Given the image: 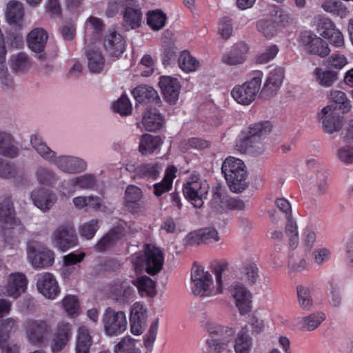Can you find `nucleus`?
I'll list each match as a JSON object with an SVG mask.
<instances>
[{
	"instance_id": "052dcab7",
	"label": "nucleus",
	"mask_w": 353,
	"mask_h": 353,
	"mask_svg": "<svg viewBox=\"0 0 353 353\" xmlns=\"http://www.w3.org/2000/svg\"><path fill=\"white\" fill-rule=\"evenodd\" d=\"M16 330V321L8 318L0 321V341L9 340L10 334Z\"/></svg>"
},
{
	"instance_id": "3c124183",
	"label": "nucleus",
	"mask_w": 353,
	"mask_h": 353,
	"mask_svg": "<svg viewBox=\"0 0 353 353\" xmlns=\"http://www.w3.org/2000/svg\"><path fill=\"white\" fill-rule=\"evenodd\" d=\"M62 305L68 316L75 317L79 315L80 306L77 296H66L62 301Z\"/></svg>"
},
{
	"instance_id": "6e6552de",
	"label": "nucleus",
	"mask_w": 353,
	"mask_h": 353,
	"mask_svg": "<svg viewBox=\"0 0 353 353\" xmlns=\"http://www.w3.org/2000/svg\"><path fill=\"white\" fill-rule=\"evenodd\" d=\"M102 322L105 333L110 336L121 334L127 329L128 322L125 312H117L110 307L105 309Z\"/></svg>"
},
{
	"instance_id": "a18cd8bd",
	"label": "nucleus",
	"mask_w": 353,
	"mask_h": 353,
	"mask_svg": "<svg viewBox=\"0 0 353 353\" xmlns=\"http://www.w3.org/2000/svg\"><path fill=\"white\" fill-rule=\"evenodd\" d=\"M252 345V340L247 330L240 331L235 339L234 346L236 353H250Z\"/></svg>"
},
{
	"instance_id": "393cba45",
	"label": "nucleus",
	"mask_w": 353,
	"mask_h": 353,
	"mask_svg": "<svg viewBox=\"0 0 353 353\" xmlns=\"http://www.w3.org/2000/svg\"><path fill=\"white\" fill-rule=\"evenodd\" d=\"M28 257L33 266L45 268L54 263V252L48 249L37 251L32 245H28L27 248Z\"/></svg>"
},
{
	"instance_id": "09e8293b",
	"label": "nucleus",
	"mask_w": 353,
	"mask_h": 353,
	"mask_svg": "<svg viewBox=\"0 0 353 353\" xmlns=\"http://www.w3.org/2000/svg\"><path fill=\"white\" fill-rule=\"evenodd\" d=\"M314 73L319 83L326 87L331 86L338 79V72L334 71L323 70L317 68Z\"/></svg>"
},
{
	"instance_id": "a878e982",
	"label": "nucleus",
	"mask_w": 353,
	"mask_h": 353,
	"mask_svg": "<svg viewBox=\"0 0 353 353\" xmlns=\"http://www.w3.org/2000/svg\"><path fill=\"white\" fill-rule=\"evenodd\" d=\"M48 37L47 32L42 28H35L28 35L27 41L29 48L34 52L41 53L38 57L39 59H45L46 54L43 52L47 43Z\"/></svg>"
},
{
	"instance_id": "412c9836",
	"label": "nucleus",
	"mask_w": 353,
	"mask_h": 353,
	"mask_svg": "<svg viewBox=\"0 0 353 353\" xmlns=\"http://www.w3.org/2000/svg\"><path fill=\"white\" fill-rule=\"evenodd\" d=\"M28 280L26 275L21 272L11 273L3 294L14 299L18 298L27 288Z\"/></svg>"
},
{
	"instance_id": "aec40b11",
	"label": "nucleus",
	"mask_w": 353,
	"mask_h": 353,
	"mask_svg": "<svg viewBox=\"0 0 353 353\" xmlns=\"http://www.w3.org/2000/svg\"><path fill=\"white\" fill-rule=\"evenodd\" d=\"M103 47L110 56L119 57L125 51V42L121 34L112 30L104 37Z\"/></svg>"
},
{
	"instance_id": "c756f323",
	"label": "nucleus",
	"mask_w": 353,
	"mask_h": 353,
	"mask_svg": "<svg viewBox=\"0 0 353 353\" xmlns=\"http://www.w3.org/2000/svg\"><path fill=\"white\" fill-rule=\"evenodd\" d=\"M329 99L331 105L323 108L321 110H336V109L350 110L351 108L350 101L343 91L332 90Z\"/></svg>"
},
{
	"instance_id": "69168bd1",
	"label": "nucleus",
	"mask_w": 353,
	"mask_h": 353,
	"mask_svg": "<svg viewBox=\"0 0 353 353\" xmlns=\"http://www.w3.org/2000/svg\"><path fill=\"white\" fill-rule=\"evenodd\" d=\"M233 28L232 19L228 17H223L219 24V33L224 39H228L232 34Z\"/></svg>"
},
{
	"instance_id": "f8f14e48",
	"label": "nucleus",
	"mask_w": 353,
	"mask_h": 353,
	"mask_svg": "<svg viewBox=\"0 0 353 353\" xmlns=\"http://www.w3.org/2000/svg\"><path fill=\"white\" fill-rule=\"evenodd\" d=\"M127 234L126 223H123L110 229L94 245V250L99 252L110 250Z\"/></svg>"
},
{
	"instance_id": "9b49d317",
	"label": "nucleus",
	"mask_w": 353,
	"mask_h": 353,
	"mask_svg": "<svg viewBox=\"0 0 353 353\" xmlns=\"http://www.w3.org/2000/svg\"><path fill=\"white\" fill-rule=\"evenodd\" d=\"M230 292L240 314H248L252 309V294L251 292L241 283L232 285Z\"/></svg>"
},
{
	"instance_id": "4c0bfd02",
	"label": "nucleus",
	"mask_w": 353,
	"mask_h": 353,
	"mask_svg": "<svg viewBox=\"0 0 353 353\" xmlns=\"http://www.w3.org/2000/svg\"><path fill=\"white\" fill-rule=\"evenodd\" d=\"M321 7L325 12L341 19L346 18L350 14L347 6L338 0H325Z\"/></svg>"
},
{
	"instance_id": "b1692460",
	"label": "nucleus",
	"mask_w": 353,
	"mask_h": 353,
	"mask_svg": "<svg viewBox=\"0 0 353 353\" xmlns=\"http://www.w3.org/2000/svg\"><path fill=\"white\" fill-rule=\"evenodd\" d=\"M249 47L245 42H239L232 46V48L222 56L223 63L228 65L242 64L246 60Z\"/></svg>"
},
{
	"instance_id": "de8ad7c7",
	"label": "nucleus",
	"mask_w": 353,
	"mask_h": 353,
	"mask_svg": "<svg viewBox=\"0 0 353 353\" xmlns=\"http://www.w3.org/2000/svg\"><path fill=\"white\" fill-rule=\"evenodd\" d=\"M335 23L328 17H321L318 19L316 30L324 39L337 30Z\"/></svg>"
},
{
	"instance_id": "e2e57ef3",
	"label": "nucleus",
	"mask_w": 353,
	"mask_h": 353,
	"mask_svg": "<svg viewBox=\"0 0 353 353\" xmlns=\"http://www.w3.org/2000/svg\"><path fill=\"white\" fill-rule=\"evenodd\" d=\"M279 48L276 45H272L268 47L265 50L259 54L256 57V62L259 63H266L272 60L278 54Z\"/></svg>"
},
{
	"instance_id": "864d4df0",
	"label": "nucleus",
	"mask_w": 353,
	"mask_h": 353,
	"mask_svg": "<svg viewBox=\"0 0 353 353\" xmlns=\"http://www.w3.org/2000/svg\"><path fill=\"white\" fill-rule=\"evenodd\" d=\"M285 232L289 236V243L291 248L294 249L299 244V232L296 221L292 216L287 217Z\"/></svg>"
},
{
	"instance_id": "e433bc0d",
	"label": "nucleus",
	"mask_w": 353,
	"mask_h": 353,
	"mask_svg": "<svg viewBox=\"0 0 353 353\" xmlns=\"http://www.w3.org/2000/svg\"><path fill=\"white\" fill-rule=\"evenodd\" d=\"M112 293L115 301L121 304L129 303L135 297L134 288L128 285L114 286L112 290Z\"/></svg>"
},
{
	"instance_id": "2f4dec72",
	"label": "nucleus",
	"mask_w": 353,
	"mask_h": 353,
	"mask_svg": "<svg viewBox=\"0 0 353 353\" xmlns=\"http://www.w3.org/2000/svg\"><path fill=\"white\" fill-rule=\"evenodd\" d=\"M163 141L159 136L145 134L141 137L139 151L143 155L152 154L162 145Z\"/></svg>"
},
{
	"instance_id": "cd10ccee",
	"label": "nucleus",
	"mask_w": 353,
	"mask_h": 353,
	"mask_svg": "<svg viewBox=\"0 0 353 353\" xmlns=\"http://www.w3.org/2000/svg\"><path fill=\"white\" fill-rule=\"evenodd\" d=\"M37 288L44 296L50 299H54L60 292L55 278L48 272L38 280Z\"/></svg>"
},
{
	"instance_id": "338daca9",
	"label": "nucleus",
	"mask_w": 353,
	"mask_h": 353,
	"mask_svg": "<svg viewBox=\"0 0 353 353\" xmlns=\"http://www.w3.org/2000/svg\"><path fill=\"white\" fill-rule=\"evenodd\" d=\"M146 318V310L139 303H136L133 305L130 315V321L143 322Z\"/></svg>"
},
{
	"instance_id": "37998d69",
	"label": "nucleus",
	"mask_w": 353,
	"mask_h": 353,
	"mask_svg": "<svg viewBox=\"0 0 353 353\" xmlns=\"http://www.w3.org/2000/svg\"><path fill=\"white\" fill-rule=\"evenodd\" d=\"M226 193L220 186L212 188V197L210 202V208L217 213H223L225 210Z\"/></svg>"
},
{
	"instance_id": "ddd939ff",
	"label": "nucleus",
	"mask_w": 353,
	"mask_h": 353,
	"mask_svg": "<svg viewBox=\"0 0 353 353\" xmlns=\"http://www.w3.org/2000/svg\"><path fill=\"white\" fill-rule=\"evenodd\" d=\"M132 94L137 103L149 105L150 110H157L161 106V100L157 91L151 86L139 85L133 89Z\"/></svg>"
},
{
	"instance_id": "0eeeda50",
	"label": "nucleus",
	"mask_w": 353,
	"mask_h": 353,
	"mask_svg": "<svg viewBox=\"0 0 353 353\" xmlns=\"http://www.w3.org/2000/svg\"><path fill=\"white\" fill-rule=\"evenodd\" d=\"M24 330L29 343L37 345L45 343L52 330L48 321L40 319L26 321Z\"/></svg>"
},
{
	"instance_id": "4d7b16f0",
	"label": "nucleus",
	"mask_w": 353,
	"mask_h": 353,
	"mask_svg": "<svg viewBox=\"0 0 353 353\" xmlns=\"http://www.w3.org/2000/svg\"><path fill=\"white\" fill-rule=\"evenodd\" d=\"M13 69L17 72H24L27 70L30 65V62L28 55L24 52H19L11 58Z\"/></svg>"
},
{
	"instance_id": "f704fd0d",
	"label": "nucleus",
	"mask_w": 353,
	"mask_h": 353,
	"mask_svg": "<svg viewBox=\"0 0 353 353\" xmlns=\"http://www.w3.org/2000/svg\"><path fill=\"white\" fill-rule=\"evenodd\" d=\"M142 123L145 130L154 132L162 128L164 123V118L159 112H145Z\"/></svg>"
},
{
	"instance_id": "13d9d810",
	"label": "nucleus",
	"mask_w": 353,
	"mask_h": 353,
	"mask_svg": "<svg viewBox=\"0 0 353 353\" xmlns=\"http://www.w3.org/2000/svg\"><path fill=\"white\" fill-rule=\"evenodd\" d=\"M325 319V314L318 312L304 317L303 322L307 327V330L312 331L317 328Z\"/></svg>"
},
{
	"instance_id": "bf43d9fd",
	"label": "nucleus",
	"mask_w": 353,
	"mask_h": 353,
	"mask_svg": "<svg viewBox=\"0 0 353 353\" xmlns=\"http://www.w3.org/2000/svg\"><path fill=\"white\" fill-rule=\"evenodd\" d=\"M116 353H139L135 349L134 339L125 336L115 346Z\"/></svg>"
},
{
	"instance_id": "7c9ffc66",
	"label": "nucleus",
	"mask_w": 353,
	"mask_h": 353,
	"mask_svg": "<svg viewBox=\"0 0 353 353\" xmlns=\"http://www.w3.org/2000/svg\"><path fill=\"white\" fill-rule=\"evenodd\" d=\"M141 297H154L157 294L156 283L147 276L139 277L133 282Z\"/></svg>"
},
{
	"instance_id": "c9c22d12",
	"label": "nucleus",
	"mask_w": 353,
	"mask_h": 353,
	"mask_svg": "<svg viewBox=\"0 0 353 353\" xmlns=\"http://www.w3.org/2000/svg\"><path fill=\"white\" fill-rule=\"evenodd\" d=\"M241 277H244L249 285H254L259 279V268L256 263L252 260H246L239 268Z\"/></svg>"
},
{
	"instance_id": "5fc2aeb1",
	"label": "nucleus",
	"mask_w": 353,
	"mask_h": 353,
	"mask_svg": "<svg viewBox=\"0 0 353 353\" xmlns=\"http://www.w3.org/2000/svg\"><path fill=\"white\" fill-rule=\"evenodd\" d=\"M99 229V222L98 219H92L88 222L83 223L79 229V232L81 236L86 239H92L97 230Z\"/></svg>"
},
{
	"instance_id": "6ab92c4d",
	"label": "nucleus",
	"mask_w": 353,
	"mask_h": 353,
	"mask_svg": "<svg viewBox=\"0 0 353 353\" xmlns=\"http://www.w3.org/2000/svg\"><path fill=\"white\" fill-rule=\"evenodd\" d=\"M72 327L69 323L61 321L59 323L57 330L50 343L53 353L63 350L72 336Z\"/></svg>"
},
{
	"instance_id": "79ce46f5",
	"label": "nucleus",
	"mask_w": 353,
	"mask_h": 353,
	"mask_svg": "<svg viewBox=\"0 0 353 353\" xmlns=\"http://www.w3.org/2000/svg\"><path fill=\"white\" fill-rule=\"evenodd\" d=\"M179 67L186 73L196 71L200 65L199 61L192 57L187 50H183L178 59Z\"/></svg>"
},
{
	"instance_id": "680f3d73",
	"label": "nucleus",
	"mask_w": 353,
	"mask_h": 353,
	"mask_svg": "<svg viewBox=\"0 0 353 353\" xmlns=\"http://www.w3.org/2000/svg\"><path fill=\"white\" fill-rule=\"evenodd\" d=\"M4 61L0 62V84L3 89L9 90L13 88L14 81L8 73L7 68L3 65Z\"/></svg>"
},
{
	"instance_id": "6e6d98bb",
	"label": "nucleus",
	"mask_w": 353,
	"mask_h": 353,
	"mask_svg": "<svg viewBox=\"0 0 353 353\" xmlns=\"http://www.w3.org/2000/svg\"><path fill=\"white\" fill-rule=\"evenodd\" d=\"M298 301L300 306L305 310H309L312 306V299L310 290L300 285L296 288Z\"/></svg>"
},
{
	"instance_id": "bb28decb",
	"label": "nucleus",
	"mask_w": 353,
	"mask_h": 353,
	"mask_svg": "<svg viewBox=\"0 0 353 353\" xmlns=\"http://www.w3.org/2000/svg\"><path fill=\"white\" fill-rule=\"evenodd\" d=\"M31 199L34 204L44 212L49 210L57 200L54 193L43 188L32 191Z\"/></svg>"
},
{
	"instance_id": "7ed1b4c3",
	"label": "nucleus",
	"mask_w": 353,
	"mask_h": 353,
	"mask_svg": "<svg viewBox=\"0 0 353 353\" xmlns=\"http://www.w3.org/2000/svg\"><path fill=\"white\" fill-rule=\"evenodd\" d=\"M272 129L270 121H261L250 125L246 130L241 131L235 142V149L241 153L261 154L263 151L261 138L269 134Z\"/></svg>"
},
{
	"instance_id": "8fccbe9b",
	"label": "nucleus",
	"mask_w": 353,
	"mask_h": 353,
	"mask_svg": "<svg viewBox=\"0 0 353 353\" xmlns=\"http://www.w3.org/2000/svg\"><path fill=\"white\" fill-rule=\"evenodd\" d=\"M71 184L74 188L79 187L80 189H93L97 185V179L94 174H85L73 179Z\"/></svg>"
},
{
	"instance_id": "f257e3e1",
	"label": "nucleus",
	"mask_w": 353,
	"mask_h": 353,
	"mask_svg": "<svg viewBox=\"0 0 353 353\" xmlns=\"http://www.w3.org/2000/svg\"><path fill=\"white\" fill-rule=\"evenodd\" d=\"M228 263H218L214 266V274L216 281V289L212 288L213 279L208 271H205L201 266L194 265L192 268L191 279L193 283L192 292L196 296L201 297L211 296L221 294L222 274L227 269Z\"/></svg>"
},
{
	"instance_id": "f03ea898",
	"label": "nucleus",
	"mask_w": 353,
	"mask_h": 353,
	"mask_svg": "<svg viewBox=\"0 0 353 353\" xmlns=\"http://www.w3.org/2000/svg\"><path fill=\"white\" fill-rule=\"evenodd\" d=\"M30 142L38 154L46 161L53 163L63 172L79 173L85 170L86 163L77 157L61 156L56 157V152L52 150L38 134L31 136Z\"/></svg>"
},
{
	"instance_id": "a19ab883",
	"label": "nucleus",
	"mask_w": 353,
	"mask_h": 353,
	"mask_svg": "<svg viewBox=\"0 0 353 353\" xmlns=\"http://www.w3.org/2000/svg\"><path fill=\"white\" fill-rule=\"evenodd\" d=\"M142 12L139 8H126L123 13V26L127 29H136L141 24Z\"/></svg>"
},
{
	"instance_id": "2eb2a0df",
	"label": "nucleus",
	"mask_w": 353,
	"mask_h": 353,
	"mask_svg": "<svg viewBox=\"0 0 353 353\" xmlns=\"http://www.w3.org/2000/svg\"><path fill=\"white\" fill-rule=\"evenodd\" d=\"M301 42L310 54L325 57L330 52L327 43L311 32H305L302 34Z\"/></svg>"
},
{
	"instance_id": "49530a36",
	"label": "nucleus",
	"mask_w": 353,
	"mask_h": 353,
	"mask_svg": "<svg viewBox=\"0 0 353 353\" xmlns=\"http://www.w3.org/2000/svg\"><path fill=\"white\" fill-rule=\"evenodd\" d=\"M142 199V190L139 187L130 185L127 187L125 192V201L128 208H139V202Z\"/></svg>"
},
{
	"instance_id": "dca6fc26",
	"label": "nucleus",
	"mask_w": 353,
	"mask_h": 353,
	"mask_svg": "<svg viewBox=\"0 0 353 353\" xmlns=\"http://www.w3.org/2000/svg\"><path fill=\"white\" fill-rule=\"evenodd\" d=\"M270 12L272 16L279 18V22H283L288 18V16L283 13V10L279 6L274 5L270 6ZM276 23H278L276 19L275 20L262 19L256 22V28L264 37L271 38L276 32Z\"/></svg>"
},
{
	"instance_id": "f3484780",
	"label": "nucleus",
	"mask_w": 353,
	"mask_h": 353,
	"mask_svg": "<svg viewBox=\"0 0 353 353\" xmlns=\"http://www.w3.org/2000/svg\"><path fill=\"white\" fill-rule=\"evenodd\" d=\"M159 85L165 101L170 105L175 104L181 88L179 80L169 76H162L159 79Z\"/></svg>"
},
{
	"instance_id": "72a5a7b5",
	"label": "nucleus",
	"mask_w": 353,
	"mask_h": 353,
	"mask_svg": "<svg viewBox=\"0 0 353 353\" xmlns=\"http://www.w3.org/2000/svg\"><path fill=\"white\" fill-rule=\"evenodd\" d=\"M92 345V338L89 330L85 326L79 327L76 341V353H90Z\"/></svg>"
},
{
	"instance_id": "5701e85b",
	"label": "nucleus",
	"mask_w": 353,
	"mask_h": 353,
	"mask_svg": "<svg viewBox=\"0 0 353 353\" xmlns=\"http://www.w3.org/2000/svg\"><path fill=\"white\" fill-rule=\"evenodd\" d=\"M207 192L206 188H203L201 183L198 181L188 182L183 188L184 196L198 208L203 205V199Z\"/></svg>"
},
{
	"instance_id": "774afa93",
	"label": "nucleus",
	"mask_w": 353,
	"mask_h": 353,
	"mask_svg": "<svg viewBox=\"0 0 353 353\" xmlns=\"http://www.w3.org/2000/svg\"><path fill=\"white\" fill-rule=\"evenodd\" d=\"M201 230L203 244H209L214 242H217L220 240V236L216 229L207 228Z\"/></svg>"
},
{
	"instance_id": "c85d7f7f",
	"label": "nucleus",
	"mask_w": 353,
	"mask_h": 353,
	"mask_svg": "<svg viewBox=\"0 0 353 353\" xmlns=\"http://www.w3.org/2000/svg\"><path fill=\"white\" fill-rule=\"evenodd\" d=\"M163 170L159 163H143L134 169V178L156 180Z\"/></svg>"
},
{
	"instance_id": "423d86ee",
	"label": "nucleus",
	"mask_w": 353,
	"mask_h": 353,
	"mask_svg": "<svg viewBox=\"0 0 353 353\" xmlns=\"http://www.w3.org/2000/svg\"><path fill=\"white\" fill-rule=\"evenodd\" d=\"M208 332L210 337L206 340V344L210 353H223L228 351V343L234 335L232 328L210 323Z\"/></svg>"
},
{
	"instance_id": "39448f33",
	"label": "nucleus",
	"mask_w": 353,
	"mask_h": 353,
	"mask_svg": "<svg viewBox=\"0 0 353 353\" xmlns=\"http://www.w3.org/2000/svg\"><path fill=\"white\" fill-rule=\"evenodd\" d=\"M263 73L261 70H254L250 74V80L241 85L235 86L231 94L233 99L242 105H249L254 101L261 87Z\"/></svg>"
},
{
	"instance_id": "c03bdc74",
	"label": "nucleus",
	"mask_w": 353,
	"mask_h": 353,
	"mask_svg": "<svg viewBox=\"0 0 353 353\" xmlns=\"http://www.w3.org/2000/svg\"><path fill=\"white\" fill-rule=\"evenodd\" d=\"M167 16L161 10L149 11L147 14V23L155 31L162 29L166 23Z\"/></svg>"
},
{
	"instance_id": "0e129e2a",
	"label": "nucleus",
	"mask_w": 353,
	"mask_h": 353,
	"mask_svg": "<svg viewBox=\"0 0 353 353\" xmlns=\"http://www.w3.org/2000/svg\"><path fill=\"white\" fill-rule=\"evenodd\" d=\"M176 47L174 44L170 43L163 46V52L161 54L162 63L165 65H169L172 61L176 59Z\"/></svg>"
},
{
	"instance_id": "473e14b6",
	"label": "nucleus",
	"mask_w": 353,
	"mask_h": 353,
	"mask_svg": "<svg viewBox=\"0 0 353 353\" xmlns=\"http://www.w3.org/2000/svg\"><path fill=\"white\" fill-rule=\"evenodd\" d=\"M23 3L17 1H10L7 5L6 19L10 24L19 25L23 18Z\"/></svg>"
},
{
	"instance_id": "58836bf2",
	"label": "nucleus",
	"mask_w": 353,
	"mask_h": 353,
	"mask_svg": "<svg viewBox=\"0 0 353 353\" xmlns=\"http://www.w3.org/2000/svg\"><path fill=\"white\" fill-rule=\"evenodd\" d=\"M10 134L0 132V154L14 158L18 154L19 149L13 143Z\"/></svg>"
},
{
	"instance_id": "20e7f679",
	"label": "nucleus",
	"mask_w": 353,
	"mask_h": 353,
	"mask_svg": "<svg viewBox=\"0 0 353 353\" xmlns=\"http://www.w3.org/2000/svg\"><path fill=\"white\" fill-rule=\"evenodd\" d=\"M221 171L232 192H241L245 188L247 171L243 161L229 157L223 161Z\"/></svg>"
},
{
	"instance_id": "1a4fd4ad",
	"label": "nucleus",
	"mask_w": 353,
	"mask_h": 353,
	"mask_svg": "<svg viewBox=\"0 0 353 353\" xmlns=\"http://www.w3.org/2000/svg\"><path fill=\"white\" fill-rule=\"evenodd\" d=\"M51 239L55 247L62 252H65L78 244L74 226L71 222L59 225L53 232Z\"/></svg>"
},
{
	"instance_id": "9d476101",
	"label": "nucleus",
	"mask_w": 353,
	"mask_h": 353,
	"mask_svg": "<svg viewBox=\"0 0 353 353\" xmlns=\"http://www.w3.org/2000/svg\"><path fill=\"white\" fill-rule=\"evenodd\" d=\"M0 223L4 240L8 241L6 230L13 229L17 225H20V221L15 216V211L10 196H6L0 198Z\"/></svg>"
},
{
	"instance_id": "ea45409f",
	"label": "nucleus",
	"mask_w": 353,
	"mask_h": 353,
	"mask_svg": "<svg viewBox=\"0 0 353 353\" xmlns=\"http://www.w3.org/2000/svg\"><path fill=\"white\" fill-rule=\"evenodd\" d=\"M88 68L93 73H100L105 65V58L99 50H88L86 52Z\"/></svg>"
},
{
	"instance_id": "a211bd4d",
	"label": "nucleus",
	"mask_w": 353,
	"mask_h": 353,
	"mask_svg": "<svg viewBox=\"0 0 353 353\" xmlns=\"http://www.w3.org/2000/svg\"><path fill=\"white\" fill-rule=\"evenodd\" d=\"M145 271L150 275L159 273L163 267L164 257L162 251L154 245L147 244L145 250Z\"/></svg>"
},
{
	"instance_id": "4be33fe9",
	"label": "nucleus",
	"mask_w": 353,
	"mask_h": 353,
	"mask_svg": "<svg viewBox=\"0 0 353 353\" xmlns=\"http://www.w3.org/2000/svg\"><path fill=\"white\" fill-rule=\"evenodd\" d=\"M318 118L321 121L323 130L327 134L339 131L344 124V117L339 112H319Z\"/></svg>"
},
{
	"instance_id": "4468645a",
	"label": "nucleus",
	"mask_w": 353,
	"mask_h": 353,
	"mask_svg": "<svg viewBox=\"0 0 353 353\" xmlns=\"http://www.w3.org/2000/svg\"><path fill=\"white\" fill-rule=\"evenodd\" d=\"M283 79V68H276L271 70L259 92V98L266 99L274 97L280 89Z\"/></svg>"
},
{
	"instance_id": "603ef678",
	"label": "nucleus",
	"mask_w": 353,
	"mask_h": 353,
	"mask_svg": "<svg viewBox=\"0 0 353 353\" xmlns=\"http://www.w3.org/2000/svg\"><path fill=\"white\" fill-rule=\"evenodd\" d=\"M159 327V319H157L150 325L148 332L143 337V344L146 353H152L156 341Z\"/></svg>"
}]
</instances>
